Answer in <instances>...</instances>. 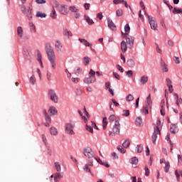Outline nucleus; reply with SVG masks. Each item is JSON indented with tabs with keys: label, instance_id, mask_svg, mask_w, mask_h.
Wrapping results in <instances>:
<instances>
[{
	"label": "nucleus",
	"instance_id": "obj_30",
	"mask_svg": "<svg viewBox=\"0 0 182 182\" xmlns=\"http://www.w3.org/2000/svg\"><path fill=\"white\" fill-rule=\"evenodd\" d=\"M107 124H108V122H107V117H105L103 119H102V127H103V129L104 130H106L107 127Z\"/></svg>",
	"mask_w": 182,
	"mask_h": 182
},
{
	"label": "nucleus",
	"instance_id": "obj_50",
	"mask_svg": "<svg viewBox=\"0 0 182 182\" xmlns=\"http://www.w3.org/2000/svg\"><path fill=\"white\" fill-rule=\"evenodd\" d=\"M86 130L87 132H90V133H93V127L91 126H89L87 124H86Z\"/></svg>",
	"mask_w": 182,
	"mask_h": 182
},
{
	"label": "nucleus",
	"instance_id": "obj_20",
	"mask_svg": "<svg viewBox=\"0 0 182 182\" xmlns=\"http://www.w3.org/2000/svg\"><path fill=\"white\" fill-rule=\"evenodd\" d=\"M68 10L73 12V14H75L76 12H79V7L76 6H70L68 7Z\"/></svg>",
	"mask_w": 182,
	"mask_h": 182
},
{
	"label": "nucleus",
	"instance_id": "obj_12",
	"mask_svg": "<svg viewBox=\"0 0 182 182\" xmlns=\"http://www.w3.org/2000/svg\"><path fill=\"white\" fill-rule=\"evenodd\" d=\"M55 48L58 53H62V43L58 40L55 41Z\"/></svg>",
	"mask_w": 182,
	"mask_h": 182
},
{
	"label": "nucleus",
	"instance_id": "obj_9",
	"mask_svg": "<svg viewBox=\"0 0 182 182\" xmlns=\"http://www.w3.org/2000/svg\"><path fill=\"white\" fill-rule=\"evenodd\" d=\"M107 21L108 28H109L111 31H117L116 24H114L113 21H112L110 18H108Z\"/></svg>",
	"mask_w": 182,
	"mask_h": 182
},
{
	"label": "nucleus",
	"instance_id": "obj_39",
	"mask_svg": "<svg viewBox=\"0 0 182 182\" xmlns=\"http://www.w3.org/2000/svg\"><path fill=\"white\" fill-rule=\"evenodd\" d=\"M117 149L118 151H119L122 154H124V153H126V149H124L122 146L119 145L117 146Z\"/></svg>",
	"mask_w": 182,
	"mask_h": 182
},
{
	"label": "nucleus",
	"instance_id": "obj_52",
	"mask_svg": "<svg viewBox=\"0 0 182 182\" xmlns=\"http://www.w3.org/2000/svg\"><path fill=\"white\" fill-rule=\"evenodd\" d=\"M35 2L38 5H42L43 4H46V0H36Z\"/></svg>",
	"mask_w": 182,
	"mask_h": 182
},
{
	"label": "nucleus",
	"instance_id": "obj_45",
	"mask_svg": "<svg viewBox=\"0 0 182 182\" xmlns=\"http://www.w3.org/2000/svg\"><path fill=\"white\" fill-rule=\"evenodd\" d=\"M82 69L81 68H77L76 70H75V75H76V76H79V75H80V73H82Z\"/></svg>",
	"mask_w": 182,
	"mask_h": 182
},
{
	"label": "nucleus",
	"instance_id": "obj_3",
	"mask_svg": "<svg viewBox=\"0 0 182 182\" xmlns=\"http://www.w3.org/2000/svg\"><path fill=\"white\" fill-rule=\"evenodd\" d=\"M159 123H161V121L158 120L156 122V126L154 127V131L151 136L152 143L154 144H156V141L157 140V134H160V129L159 128Z\"/></svg>",
	"mask_w": 182,
	"mask_h": 182
},
{
	"label": "nucleus",
	"instance_id": "obj_23",
	"mask_svg": "<svg viewBox=\"0 0 182 182\" xmlns=\"http://www.w3.org/2000/svg\"><path fill=\"white\" fill-rule=\"evenodd\" d=\"M17 35L18 38H22V36H23V29L21 26L17 28Z\"/></svg>",
	"mask_w": 182,
	"mask_h": 182
},
{
	"label": "nucleus",
	"instance_id": "obj_8",
	"mask_svg": "<svg viewBox=\"0 0 182 182\" xmlns=\"http://www.w3.org/2000/svg\"><path fill=\"white\" fill-rule=\"evenodd\" d=\"M148 18L151 29H153L154 31H157V21H156V18L151 16H148Z\"/></svg>",
	"mask_w": 182,
	"mask_h": 182
},
{
	"label": "nucleus",
	"instance_id": "obj_17",
	"mask_svg": "<svg viewBox=\"0 0 182 182\" xmlns=\"http://www.w3.org/2000/svg\"><path fill=\"white\" fill-rule=\"evenodd\" d=\"M161 69L162 72H168V68H167V65H166V63L162 60L161 62Z\"/></svg>",
	"mask_w": 182,
	"mask_h": 182
},
{
	"label": "nucleus",
	"instance_id": "obj_21",
	"mask_svg": "<svg viewBox=\"0 0 182 182\" xmlns=\"http://www.w3.org/2000/svg\"><path fill=\"white\" fill-rule=\"evenodd\" d=\"M148 81H149V77L144 75L141 77L139 80L141 85H146V83H147Z\"/></svg>",
	"mask_w": 182,
	"mask_h": 182
},
{
	"label": "nucleus",
	"instance_id": "obj_38",
	"mask_svg": "<svg viewBox=\"0 0 182 182\" xmlns=\"http://www.w3.org/2000/svg\"><path fill=\"white\" fill-rule=\"evenodd\" d=\"M36 16L37 18H46V14L42 13V12H41V11H38V12L36 13Z\"/></svg>",
	"mask_w": 182,
	"mask_h": 182
},
{
	"label": "nucleus",
	"instance_id": "obj_37",
	"mask_svg": "<svg viewBox=\"0 0 182 182\" xmlns=\"http://www.w3.org/2000/svg\"><path fill=\"white\" fill-rule=\"evenodd\" d=\"M50 133L53 136H56V134H58V129H56V128H55V127H50Z\"/></svg>",
	"mask_w": 182,
	"mask_h": 182
},
{
	"label": "nucleus",
	"instance_id": "obj_19",
	"mask_svg": "<svg viewBox=\"0 0 182 182\" xmlns=\"http://www.w3.org/2000/svg\"><path fill=\"white\" fill-rule=\"evenodd\" d=\"M121 50L122 52H123V53H124V52H126V50H127V44L126 43V41H122L121 42Z\"/></svg>",
	"mask_w": 182,
	"mask_h": 182
},
{
	"label": "nucleus",
	"instance_id": "obj_40",
	"mask_svg": "<svg viewBox=\"0 0 182 182\" xmlns=\"http://www.w3.org/2000/svg\"><path fill=\"white\" fill-rule=\"evenodd\" d=\"M54 164H55V168L56 171H58V173H60L61 168H60V164H59V162H55Z\"/></svg>",
	"mask_w": 182,
	"mask_h": 182
},
{
	"label": "nucleus",
	"instance_id": "obj_27",
	"mask_svg": "<svg viewBox=\"0 0 182 182\" xmlns=\"http://www.w3.org/2000/svg\"><path fill=\"white\" fill-rule=\"evenodd\" d=\"M63 35L64 36H73L72 31H68V28H63Z\"/></svg>",
	"mask_w": 182,
	"mask_h": 182
},
{
	"label": "nucleus",
	"instance_id": "obj_34",
	"mask_svg": "<svg viewBox=\"0 0 182 182\" xmlns=\"http://www.w3.org/2000/svg\"><path fill=\"white\" fill-rule=\"evenodd\" d=\"M164 163H165L164 171L165 173H168V171L170 170V162L164 161Z\"/></svg>",
	"mask_w": 182,
	"mask_h": 182
},
{
	"label": "nucleus",
	"instance_id": "obj_11",
	"mask_svg": "<svg viewBox=\"0 0 182 182\" xmlns=\"http://www.w3.org/2000/svg\"><path fill=\"white\" fill-rule=\"evenodd\" d=\"M126 41L127 45H129V48H133V45H134V37L129 36L126 37Z\"/></svg>",
	"mask_w": 182,
	"mask_h": 182
},
{
	"label": "nucleus",
	"instance_id": "obj_26",
	"mask_svg": "<svg viewBox=\"0 0 182 182\" xmlns=\"http://www.w3.org/2000/svg\"><path fill=\"white\" fill-rule=\"evenodd\" d=\"M129 163L136 166L139 163V159H137V157L134 156L129 159Z\"/></svg>",
	"mask_w": 182,
	"mask_h": 182
},
{
	"label": "nucleus",
	"instance_id": "obj_7",
	"mask_svg": "<svg viewBox=\"0 0 182 182\" xmlns=\"http://www.w3.org/2000/svg\"><path fill=\"white\" fill-rule=\"evenodd\" d=\"M119 120H120V118L115 120L114 125L112 127L114 134H120V122H119Z\"/></svg>",
	"mask_w": 182,
	"mask_h": 182
},
{
	"label": "nucleus",
	"instance_id": "obj_6",
	"mask_svg": "<svg viewBox=\"0 0 182 182\" xmlns=\"http://www.w3.org/2000/svg\"><path fill=\"white\" fill-rule=\"evenodd\" d=\"M48 95L50 100H52V102H54L55 103H58V95H56V92L53 89H50L48 90Z\"/></svg>",
	"mask_w": 182,
	"mask_h": 182
},
{
	"label": "nucleus",
	"instance_id": "obj_33",
	"mask_svg": "<svg viewBox=\"0 0 182 182\" xmlns=\"http://www.w3.org/2000/svg\"><path fill=\"white\" fill-rule=\"evenodd\" d=\"M149 106H150V105L146 104V105H145V107H144L141 109V113H144V110H146L145 114H149Z\"/></svg>",
	"mask_w": 182,
	"mask_h": 182
},
{
	"label": "nucleus",
	"instance_id": "obj_41",
	"mask_svg": "<svg viewBox=\"0 0 182 182\" xmlns=\"http://www.w3.org/2000/svg\"><path fill=\"white\" fill-rule=\"evenodd\" d=\"M123 113L122 116H124L125 117H129V116L130 115V111L129 109H124L122 110Z\"/></svg>",
	"mask_w": 182,
	"mask_h": 182
},
{
	"label": "nucleus",
	"instance_id": "obj_53",
	"mask_svg": "<svg viewBox=\"0 0 182 182\" xmlns=\"http://www.w3.org/2000/svg\"><path fill=\"white\" fill-rule=\"evenodd\" d=\"M89 75H90V76L91 77H95V75H96V72H95L93 70H90V72H89Z\"/></svg>",
	"mask_w": 182,
	"mask_h": 182
},
{
	"label": "nucleus",
	"instance_id": "obj_2",
	"mask_svg": "<svg viewBox=\"0 0 182 182\" xmlns=\"http://www.w3.org/2000/svg\"><path fill=\"white\" fill-rule=\"evenodd\" d=\"M50 4L53 3L55 5V9L60 12L62 15H68V5H62L58 3L56 0H50Z\"/></svg>",
	"mask_w": 182,
	"mask_h": 182
},
{
	"label": "nucleus",
	"instance_id": "obj_5",
	"mask_svg": "<svg viewBox=\"0 0 182 182\" xmlns=\"http://www.w3.org/2000/svg\"><path fill=\"white\" fill-rule=\"evenodd\" d=\"M75 127V123H66L65 125V133L67 134H70L73 135L75 134V132H73V129Z\"/></svg>",
	"mask_w": 182,
	"mask_h": 182
},
{
	"label": "nucleus",
	"instance_id": "obj_51",
	"mask_svg": "<svg viewBox=\"0 0 182 182\" xmlns=\"http://www.w3.org/2000/svg\"><path fill=\"white\" fill-rule=\"evenodd\" d=\"M83 170H84V171H86L87 173H90V168H89V165L87 164H85Z\"/></svg>",
	"mask_w": 182,
	"mask_h": 182
},
{
	"label": "nucleus",
	"instance_id": "obj_44",
	"mask_svg": "<svg viewBox=\"0 0 182 182\" xmlns=\"http://www.w3.org/2000/svg\"><path fill=\"white\" fill-rule=\"evenodd\" d=\"M127 102H132V100H134V97H133V95H132V94H129L127 96Z\"/></svg>",
	"mask_w": 182,
	"mask_h": 182
},
{
	"label": "nucleus",
	"instance_id": "obj_64",
	"mask_svg": "<svg viewBox=\"0 0 182 182\" xmlns=\"http://www.w3.org/2000/svg\"><path fill=\"white\" fill-rule=\"evenodd\" d=\"M89 166H90L91 167H93V159H89L88 161H87Z\"/></svg>",
	"mask_w": 182,
	"mask_h": 182
},
{
	"label": "nucleus",
	"instance_id": "obj_58",
	"mask_svg": "<svg viewBox=\"0 0 182 182\" xmlns=\"http://www.w3.org/2000/svg\"><path fill=\"white\" fill-rule=\"evenodd\" d=\"M97 18H98V19H100V21H102V19H103V13L100 12L97 14Z\"/></svg>",
	"mask_w": 182,
	"mask_h": 182
},
{
	"label": "nucleus",
	"instance_id": "obj_29",
	"mask_svg": "<svg viewBox=\"0 0 182 182\" xmlns=\"http://www.w3.org/2000/svg\"><path fill=\"white\" fill-rule=\"evenodd\" d=\"M37 60L39 62L41 68H43V63H42V54L40 52L37 54Z\"/></svg>",
	"mask_w": 182,
	"mask_h": 182
},
{
	"label": "nucleus",
	"instance_id": "obj_54",
	"mask_svg": "<svg viewBox=\"0 0 182 182\" xmlns=\"http://www.w3.org/2000/svg\"><path fill=\"white\" fill-rule=\"evenodd\" d=\"M46 76H47V80H48L49 82H50V80H52V78H51L52 73H50V72H49V71H47Z\"/></svg>",
	"mask_w": 182,
	"mask_h": 182
},
{
	"label": "nucleus",
	"instance_id": "obj_35",
	"mask_svg": "<svg viewBox=\"0 0 182 182\" xmlns=\"http://www.w3.org/2000/svg\"><path fill=\"white\" fill-rule=\"evenodd\" d=\"M53 51H55V50H53V47H52V46L48 45V46H46V53H50L53 52Z\"/></svg>",
	"mask_w": 182,
	"mask_h": 182
},
{
	"label": "nucleus",
	"instance_id": "obj_16",
	"mask_svg": "<svg viewBox=\"0 0 182 182\" xmlns=\"http://www.w3.org/2000/svg\"><path fill=\"white\" fill-rule=\"evenodd\" d=\"M85 21L88 23V25H93L95 23V21H93V19L90 18L89 16L84 15Z\"/></svg>",
	"mask_w": 182,
	"mask_h": 182
},
{
	"label": "nucleus",
	"instance_id": "obj_4",
	"mask_svg": "<svg viewBox=\"0 0 182 182\" xmlns=\"http://www.w3.org/2000/svg\"><path fill=\"white\" fill-rule=\"evenodd\" d=\"M82 153L87 159H93V157H95V151H93V149L89 146L85 148Z\"/></svg>",
	"mask_w": 182,
	"mask_h": 182
},
{
	"label": "nucleus",
	"instance_id": "obj_60",
	"mask_svg": "<svg viewBox=\"0 0 182 182\" xmlns=\"http://www.w3.org/2000/svg\"><path fill=\"white\" fill-rule=\"evenodd\" d=\"M117 69L121 72V73H123V72H124V69H123V68H122V66H120V65H117Z\"/></svg>",
	"mask_w": 182,
	"mask_h": 182
},
{
	"label": "nucleus",
	"instance_id": "obj_56",
	"mask_svg": "<svg viewBox=\"0 0 182 182\" xmlns=\"http://www.w3.org/2000/svg\"><path fill=\"white\" fill-rule=\"evenodd\" d=\"M23 55L26 56L27 59H29V53L28 52V49L23 48Z\"/></svg>",
	"mask_w": 182,
	"mask_h": 182
},
{
	"label": "nucleus",
	"instance_id": "obj_1",
	"mask_svg": "<svg viewBox=\"0 0 182 182\" xmlns=\"http://www.w3.org/2000/svg\"><path fill=\"white\" fill-rule=\"evenodd\" d=\"M22 4H19L18 8L21 9L22 14L26 16V18L31 21L32 19V9L29 7L28 9H26V6L23 5L25 2H26V0H21Z\"/></svg>",
	"mask_w": 182,
	"mask_h": 182
},
{
	"label": "nucleus",
	"instance_id": "obj_42",
	"mask_svg": "<svg viewBox=\"0 0 182 182\" xmlns=\"http://www.w3.org/2000/svg\"><path fill=\"white\" fill-rule=\"evenodd\" d=\"M143 145L139 144L136 146V152L137 153H141L143 151Z\"/></svg>",
	"mask_w": 182,
	"mask_h": 182
},
{
	"label": "nucleus",
	"instance_id": "obj_15",
	"mask_svg": "<svg viewBox=\"0 0 182 182\" xmlns=\"http://www.w3.org/2000/svg\"><path fill=\"white\" fill-rule=\"evenodd\" d=\"M63 178V173H55L54 176V181L58 182L60 178Z\"/></svg>",
	"mask_w": 182,
	"mask_h": 182
},
{
	"label": "nucleus",
	"instance_id": "obj_25",
	"mask_svg": "<svg viewBox=\"0 0 182 182\" xmlns=\"http://www.w3.org/2000/svg\"><path fill=\"white\" fill-rule=\"evenodd\" d=\"M135 124L136 126H139V127H141L143 124V119H141V117H139L135 120Z\"/></svg>",
	"mask_w": 182,
	"mask_h": 182
},
{
	"label": "nucleus",
	"instance_id": "obj_57",
	"mask_svg": "<svg viewBox=\"0 0 182 182\" xmlns=\"http://www.w3.org/2000/svg\"><path fill=\"white\" fill-rule=\"evenodd\" d=\"M75 94L77 96H80L82 95V90L80 88H77Z\"/></svg>",
	"mask_w": 182,
	"mask_h": 182
},
{
	"label": "nucleus",
	"instance_id": "obj_62",
	"mask_svg": "<svg viewBox=\"0 0 182 182\" xmlns=\"http://www.w3.org/2000/svg\"><path fill=\"white\" fill-rule=\"evenodd\" d=\"M74 17L75 19H79V18H80V13L79 11L75 12Z\"/></svg>",
	"mask_w": 182,
	"mask_h": 182
},
{
	"label": "nucleus",
	"instance_id": "obj_31",
	"mask_svg": "<svg viewBox=\"0 0 182 182\" xmlns=\"http://www.w3.org/2000/svg\"><path fill=\"white\" fill-rule=\"evenodd\" d=\"M50 17L52 18V19H56V18H58V14H56V11L55 10L54 7H53L52 9Z\"/></svg>",
	"mask_w": 182,
	"mask_h": 182
},
{
	"label": "nucleus",
	"instance_id": "obj_43",
	"mask_svg": "<svg viewBox=\"0 0 182 182\" xmlns=\"http://www.w3.org/2000/svg\"><path fill=\"white\" fill-rule=\"evenodd\" d=\"M124 32H126L128 35L130 33V26L129 23H127L124 26Z\"/></svg>",
	"mask_w": 182,
	"mask_h": 182
},
{
	"label": "nucleus",
	"instance_id": "obj_36",
	"mask_svg": "<svg viewBox=\"0 0 182 182\" xmlns=\"http://www.w3.org/2000/svg\"><path fill=\"white\" fill-rule=\"evenodd\" d=\"M129 146H130V140L126 139V140L122 143V147H124V149H127V147H129Z\"/></svg>",
	"mask_w": 182,
	"mask_h": 182
},
{
	"label": "nucleus",
	"instance_id": "obj_48",
	"mask_svg": "<svg viewBox=\"0 0 182 182\" xmlns=\"http://www.w3.org/2000/svg\"><path fill=\"white\" fill-rule=\"evenodd\" d=\"M144 171H145V176L146 177H149V176H150V170H149V167H147V166H145Z\"/></svg>",
	"mask_w": 182,
	"mask_h": 182
},
{
	"label": "nucleus",
	"instance_id": "obj_61",
	"mask_svg": "<svg viewBox=\"0 0 182 182\" xmlns=\"http://www.w3.org/2000/svg\"><path fill=\"white\" fill-rule=\"evenodd\" d=\"M173 60L176 65H178L180 63V58L175 56L173 58Z\"/></svg>",
	"mask_w": 182,
	"mask_h": 182
},
{
	"label": "nucleus",
	"instance_id": "obj_10",
	"mask_svg": "<svg viewBox=\"0 0 182 182\" xmlns=\"http://www.w3.org/2000/svg\"><path fill=\"white\" fill-rule=\"evenodd\" d=\"M83 82L86 83V85H90L93 83V82H96V77L89 76L88 77L84 78Z\"/></svg>",
	"mask_w": 182,
	"mask_h": 182
},
{
	"label": "nucleus",
	"instance_id": "obj_13",
	"mask_svg": "<svg viewBox=\"0 0 182 182\" xmlns=\"http://www.w3.org/2000/svg\"><path fill=\"white\" fill-rule=\"evenodd\" d=\"M48 113H50V116H56L58 114V109H56V107L51 106L49 107Z\"/></svg>",
	"mask_w": 182,
	"mask_h": 182
},
{
	"label": "nucleus",
	"instance_id": "obj_47",
	"mask_svg": "<svg viewBox=\"0 0 182 182\" xmlns=\"http://www.w3.org/2000/svg\"><path fill=\"white\" fill-rule=\"evenodd\" d=\"M125 74L127 76H128V77H133V71L132 70L125 72Z\"/></svg>",
	"mask_w": 182,
	"mask_h": 182
},
{
	"label": "nucleus",
	"instance_id": "obj_63",
	"mask_svg": "<svg viewBox=\"0 0 182 182\" xmlns=\"http://www.w3.org/2000/svg\"><path fill=\"white\" fill-rule=\"evenodd\" d=\"M165 106H166V101H164V100H161V109H164Z\"/></svg>",
	"mask_w": 182,
	"mask_h": 182
},
{
	"label": "nucleus",
	"instance_id": "obj_18",
	"mask_svg": "<svg viewBox=\"0 0 182 182\" xmlns=\"http://www.w3.org/2000/svg\"><path fill=\"white\" fill-rule=\"evenodd\" d=\"M82 61L85 66H87L90 62H92V59L89 58L88 56H85L82 58Z\"/></svg>",
	"mask_w": 182,
	"mask_h": 182
},
{
	"label": "nucleus",
	"instance_id": "obj_49",
	"mask_svg": "<svg viewBox=\"0 0 182 182\" xmlns=\"http://www.w3.org/2000/svg\"><path fill=\"white\" fill-rule=\"evenodd\" d=\"M109 122H114L116 120V116L114 114H111L108 118Z\"/></svg>",
	"mask_w": 182,
	"mask_h": 182
},
{
	"label": "nucleus",
	"instance_id": "obj_28",
	"mask_svg": "<svg viewBox=\"0 0 182 182\" xmlns=\"http://www.w3.org/2000/svg\"><path fill=\"white\" fill-rule=\"evenodd\" d=\"M29 83L33 86L35 85V84L36 83V77H35V75H32L30 77Z\"/></svg>",
	"mask_w": 182,
	"mask_h": 182
},
{
	"label": "nucleus",
	"instance_id": "obj_55",
	"mask_svg": "<svg viewBox=\"0 0 182 182\" xmlns=\"http://www.w3.org/2000/svg\"><path fill=\"white\" fill-rule=\"evenodd\" d=\"M50 62L51 63V66L53 69H56V63L55 62V60H50Z\"/></svg>",
	"mask_w": 182,
	"mask_h": 182
},
{
	"label": "nucleus",
	"instance_id": "obj_46",
	"mask_svg": "<svg viewBox=\"0 0 182 182\" xmlns=\"http://www.w3.org/2000/svg\"><path fill=\"white\" fill-rule=\"evenodd\" d=\"M116 15L117 16H122L123 15V10L119 9L116 11Z\"/></svg>",
	"mask_w": 182,
	"mask_h": 182
},
{
	"label": "nucleus",
	"instance_id": "obj_14",
	"mask_svg": "<svg viewBox=\"0 0 182 182\" xmlns=\"http://www.w3.org/2000/svg\"><path fill=\"white\" fill-rule=\"evenodd\" d=\"M127 65L129 68H133L136 66V62H134V60L129 58L127 60Z\"/></svg>",
	"mask_w": 182,
	"mask_h": 182
},
{
	"label": "nucleus",
	"instance_id": "obj_32",
	"mask_svg": "<svg viewBox=\"0 0 182 182\" xmlns=\"http://www.w3.org/2000/svg\"><path fill=\"white\" fill-rule=\"evenodd\" d=\"M172 13L173 14V15H177L178 14H181L182 15V9H178L175 7L173 8Z\"/></svg>",
	"mask_w": 182,
	"mask_h": 182
},
{
	"label": "nucleus",
	"instance_id": "obj_59",
	"mask_svg": "<svg viewBox=\"0 0 182 182\" xmlns=\"http://www.w3.org/2000/svg\"><path fill=\"white\" fill-rule=\"evenodd\" d=\"M113 76L115 77V79H117L118 80H120V75L117 74V73H112Z\"/></svg>",
	"mask_w": 182,
	"mask_h": 182
},
{
	"label": "nucleus",
	"instance_id": "obj_22",
	"mask_svg": "<svg viewBox=\"0 0 182 182\" xmlns=\"http://www.w3.org/2000/svg\"><path fill=\"white\" fill-rule=\"evenodd\" d=\"M176 130H177V125L176 124H171L170 126L171 133L176 134Z\"/></svg>",
	"mask_w": 182,
	"mask_h": 182
},
{
	"label": "nucleus",
	"instance_id": "obj_24",
	"mask_svg": "<svg viewBox=\"0 0 182 182\" xmlns=\"http://www.w3.org/2000/svg\"><path fill=\"white\" fill-rule=\"evenodd\" d=\"M47 55L49 60H53L56 58L55 55V51H51V53H48Z\"/></svg>",
	"mask_w": 182,
	"mask_h": 182
}]
</instances>
